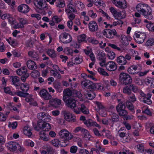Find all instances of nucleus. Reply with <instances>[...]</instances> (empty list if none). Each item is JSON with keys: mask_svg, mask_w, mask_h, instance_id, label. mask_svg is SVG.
<instances>
[{"mask_svg": "<svg viewBox=\"0 0 154 154\" xmlns=\"http://www.w3.org/2000/svg\"><path fill=\"white\" fill-rule=\"evenodd\" d=\"M119 80L120 83L122 85H127L132 83V80L130 76L125 73H121L119 75Z\"/></svg>", "mask_w": 154, "mask_h": 154, "instance_id": "obj_1", "label": "nucleus"}, {"mask_svg": "<svg viewBox=\"0 0 154 154\" xmlns=\"http://www.w3.org/2000/svg\"><path fill=\"white\" fill-rule=\"evenodd\" d=\"M60 41L64 44H68L72 40L71 36L65 32L62 33L59 35Z\"/></svg>", "mask_w": 154, "mask_h": 154, "instance_id": "obj_2", "label": "nucleus"}, {"mask_svg": "<svg viewBox=\"0 0 154 154\" xmlns=\"http://www.w3.org/2000/svg\"><path fill=\"white\" fill-rule=\"evenodd\" d=\"M63 99L68 107L73 109L76 107V101L74 99L71 98L67 99L65 96H63Z\"/></svg>", "mask_w": 154, "mask_h": 154, "instance_id": "obj_3", "label": "nucleus"}, {"mask_svg": "<svg viewBox=\"0 0 154 154\" xmlns=\"http://www.w3.org/2000/svg\"><path fill=\"white\" fill-rule=\"evenodd\" d=\"M103 33L104 36L109 38H112L115 36H117L116 31L115 29H104L103 31Z\"/></svg>", "mask_w": 154, "mask_h": 154, "instance_id": "obj_4", "label": "nucleus"}, {"mask_svg": "<svg viewBox=\"0 0 154 154\" xmlns=\"http://www.w3.org/2000/svg\"><path fill=\"white\" fill-rule=\"evenodd\" d=\"M62 112L64 115V118L67 121L71 122H74L76 121V118L69 112L63 111Z\"/></svg>", "mask_w": 154, "mask_h": 154, "instance_id": "obj_5", "label": "nucleus"}, {"mask_svg": "<svg viewBox=\"0 0 154 154\" xmlns=\"http://www.w3.org/2000/svg\"><path fill=\"white\" fill-rule=\"evenodd\" d=\"M37 126L40 129H43L46 128L45 131H48L51 128V125L49 123L44 122L43 121H38L37 122Z\"/></svg>", "mask_w": 154, "mask_h": 154, "instance_id": "obj_6", "label": "nucleus"}, {"mask_svg": "<svg viewBox=\"0 0 154 154\" xmlns=\"http://www.w3.org/2000/svg\"><path fill=\"white\" fill-rule=\"evenodd\" d=\"M39 94L41 97L45 100H49L52 98V96L51 94L47 90L45 89L41 90Z\"/></svg>", "mask_w": 154, "mask_h": 154, "instance_id": "obj_7", "label": "nucleus"}, {"mask_svg": "<svg viewBox=\"0 0 154 154\" xmlns=\"http://www.w3.org/2000/svg\"><path fill=\"white\" fill-rule=\"evenodd\" d=\"M20 145L18 143L14 141L9 142L7 143V147L8 149L11 152H14L17 149Z\"/></svg>", "mask_w": 154, "mask_h": 154, "instance_id": "obj_8", "label": "nucleus"}, {"mask_svg": "<svg viewBox=\"0 0 154 154\" xmlns=\"http://www.w3.org/2000/svg\"><path fill=\"white\" fill-rule=\"evenodd\" d=\"M113 4L117 7L121 9H125L127 7V3L125 0H116Z\"/></svg>", "mask_w": 154, "mask_h": 154, "instance_id": "obj_9", "label": "nucleus"}, {"mask_svg": "<svg viewBox=\"0 0 154 154\" xmlns=\"http://www.w3.org/2000/svg\"><path fill=\"white\" fill-rule=\"evenodd\" d=\"M142 14L144 17L149 20H151L153 18V16L152 14V10L150 7H148L146 10L143 12Z\"/></svg>", "mask_w": 154, "mask_h": 154, "instance_id": "obj_10", "label": "nucleus"}, {"mask_svg": "<svg viewBox=\"0 0 154 154\" xmlns=\"http://www.w3.org/2000/svg\"><path fill=\"white\" fill-rule=\"evenodd\" d=\"M89 29L92 32L96 31L98 29V27L97 23L94 21L90 22L88 24Z\"/></svg>", "mask_w": 154, "mask_h": 154, "instance_id": "obj_11", "label": "nucleus"}, {"mask_svg": "<svg viewBox=\"0 0 154 154\" xmlns=\"http://www.w3.org/2000/svg\"><path fill=\"white\" fill-rule=\"evenodd\" d=\"M106 69L110 71H114L117 69L116 64L113 61H110L106 64Z\"/></svg>", "mask_w": 154, "mask_h": 154, "instance_id": "obj_12", "label": "nucleus"}, {"mask_svg": "<svg viewBox=\"0 0 154 154\" xmlns=\"http://www.w3.org/2000/svg\"><path fill=\"white\" fill-rule=\"evenodd\" d=\"M18 8L19 11L23 13H27L29 11L28 6L25 4L20 5L18 7Z\"/></svg>", "mask_w": 154, "mask_h": 154, "instance_id": "obj_13", "label": "nucleus"}, {"mask_svg": "<svg viewBox=\"0 0 154 154\" xmlns=\"http://www.w3.org/2000/svg\"><path fill=\"white\" fill-rule=\"evenodd\" d=\"M26 64L28 68L30 70H33L37 69V67L35 62L32 60H29L26 63Z\"/></svg>", "mask_w": 154, "mask_h": 154, "instance_id": "obj_14", "label": "nucleus"}, {"mask_svg": "<svg viewBox=\"0 0 154 154\" xmlns=\"http://www.w3.org/2000/svg\"><path fill=\"white\" fill-rule=\"evenodd\" d=\"M69 133L66 129H62L59 132V134L61 139H66L69 136Z\"/></svg>", "mask_w": 154, "mask_h": 154, "instance_id": "obj_15", "label": "nucleus"}, {"mask_svg": "<svg viewBox=\"0 0 154 154\" xmlns=\"http://www.w3.org/2000/svg\"><path fill=\"white\" fill-rule=\"evenodd\" d=\"M29 57L32 58L34 60L38 61L39 59V57L38 54L35 51H29L28 52Z\"/></svg>", "mask_w": 154, "mask_h": 154, "instance_id": "obj_16", "label": "nucleus"}, {"mask_svg": "<svg viewBox=\"0 0 154 154\" xmlns=\"http://www.w3.org/2000/svg\"><path fill=\"white\" fill-rule=\"evenodd\" d=\"M137 69V67L135 65H132L129 67L128 69V72L131 74H135L138 73V72H136Z\"/></svg>", "mask_w": 154, "mask_h": 154, "instance_id": "obj_17", "label": "nucleus"}, {"mask_svg": "<svg viewBox=\"0 0 154 154\" xmlns=\"http://www.w3.org/2000/svg\"><path fill=\"white\" fill-rule=\"evenodd\" d=\"M117 62L118 63L121 65H125L127 62L125 58L122 56H120L117 57Z\"/></svg>", "mask_w": 154, "mask_h": 154, "instance_id": "obj_18", "label": "nucleus"}, {"mask_svg": "<svg viewBox=\"0 0 154 154\" xmlns=\"http://www.w3.org/2000/svg\"><path fill=\"white\" fill-rule=\"evenodd\" d=\"M117 112L120 116H124V118L126 120L130 119L128 118V117L127 116L128 114V112L126 110H125V109L120 110L119 111Z\"/></svg>", "mask_w": 154, "mask_h": 154, "instance_id": "obj_19", "label": "nucleus"}, {"mask_svg": "<svg viewBox=\"0 0 154 154\" xmlns=\"http://www.w3.org/2000/svg\"><path fill=\"white\" fill-rule=\"evenodd\" d=\"M123 88V92L127 95H130L132 93L131 89L129 85H126Z\"/></svg>", "mask_w": 154, "mask_h": 154, "instance_id": "obj_20", "label": "nucleus"}, {"mask_svg": "<svg viewBox=\"0 0 154 154\" xmlns=\"http://www.w3.org/2000/svg\"><path fill=\"white\" fill-rule=\"evenodd\" d=\"M24 92L21 91H17L14 93V95H17L20 97H26L28 96L29 94L27 93H24Z\"/></svg>", "mask_w": 154, "mask_h": 154, "instance_id": "obj_21", "label": "nucleus"}, {"mask_svg": "<svg viewBox=\"0 0 154 154\" xmlns=\"http://www.w3.org/2000/svg\"><path fill=\"white\" fill-rule=\"evenodd\" d=\"M144 5L148 7V5L143 4H138L136 6V9L138 12H141L143 14V12H145V10L143 8Z\"/></svg>", "mask_w": 154, "mask_h": 154, "instance_id": "obj_22", "label": "nucleus"}, {"mask_svg": "<svg viewBox=\"0 0 154 154\" xmlns=\"http://www.w3.org/2000/svg\"><path fill=\"white\" fill-rule=\"evenodd\" d=\"M23 133L29 137H30L32 135L30 128L28 126H25L23 129Z\"/></svg>", "mask_w": 154, "mask_h": 154, "instance_id": "obj_23", "label": "nucleus"}, {"mask_svg": "<svg viewBox=\"0 0 154 154\" xmlns=\"http://www.w3.org/2000/svg\"><path fill=\"white\" fill-rule=\"evenodd\" d=\"M53 85L54 88L56 90L57 92L60 93L62 92L63 89L61 87L60 83L55 82L54 83Z\"/></svg>", "mask_w": 154, "mask_h": 154, "instance_id": "obj_24", "label": "nucleus"}, {"mask_svg": "<svg viewBox=\"0 0 154 154\" xmlns=\"http://www.w3.org/2000/svg\"><path fill=\"white\" fill-rule=\"evenodd\" d=\"M81 106V108L79 107V109L80 110V112L81 111L85 114H88L89 113L88 109L86 108L85 105L84 104H82Z\"/></svg>", "mask_w": 154, "mask_h": 154, "instance_id": "obj_25", "label": "nucleus"}, {"mask_svg": "<svg viewBox=\"0 0 154 154\" xmlns=\"http://www.w3.org/2000/svg\"><path fill=\"white\" fill-rule=\"evenodd\" d=\"M12 84L16 86L18 85V82L20 81V78L17 76H12Z\"/></svg>", "mask_w": 154, "mask_h": 154, "instance_id": "obj_26", "label": "nucleus"}, {"mask_svg": "<svg viewBox=\"0 0 154 154\" xmlns=\"http://www.w3.org/2000/svg\"><path fill=\"white\" fill-rule=\"evenodd\" d=\"M110 120L113 122H117L119 121V116L116 113H112L111 115V117Z\"/></svg>", "mask_w": 154, "mask_h": 154, "instance_id": "obj_27", "label": "nucleus"}, {"mask_svg": "<svg viewBox=\"0 0 154 154\" xmlns=\"http://www.w3.org/2000/svg\"><path fill=\"white\" fill-rule=\"evenodd\" d=\"M47 53L52 58H55L56 57L57 55L54 50L48 49Z\"/></svg>", "mask_w": 154, "mask_h": 154, "instance_id": "obj_28", "label": "nucleus"}, {"mask_svg": "<svg viewBox=\"0 0 154 154\" xmlns=\"http://www.w3.org/2000/svg\"><path fill=\"white\" fill-rule=\"evenodd\" d=\"M63 93L64 95L63 96H65L66 97H70L72 95V92L71 90L67 88L64 90Z\"/></svg>", "mask_w": 154, "mask_h": 154, "instance_id": "obj_29", "label": "nucleus"}, {"mask_svg": "<svg viewBox=\"0 0 154 154\" xmlns=\"http://www.w3.org/2000/svg\"><path fill=\"white\" fill-rule=\"evenodd\" d=\"M129 86L130 87L131 92L132 91L135 93H137L139 91H140V89L133 84H131V83L129 84Z\"/></svg>", "mask_w": 154, "mask_h": 154, "instance_id": "obj_30", "label": "nucleus"}, {"mask_svg": "<svg viewBox=\"0 0 154 154\" xmlns=\"http://www.w3.org/2000/svg\"><path fill=\"white\" fill-rule=\"evenodd\" d=\"M67 7L68 9H66L65 10L67 14L71 13L72 12L74 13L77 12L76 10L74 8L72 7L69 5H68Z\"/></svg>", "mask_w": 154, "mask_h": 154, "instance_id": "obj_31", "label": "nucleus"}, {"mask_svg": "<svg viewBox=\"0 0 154 154\" xmlns=\"http://www.w3.org/2000/svg\"><path fill=\"white\" fill-rule=\"evenodd\" d=\"M40 138L45 141H48V139L46 136V134L44 131H41L39 133Z\"/></svg>", "mask_w": 154, "mask_h": 154, "instance_id": "obj_32", "label": "nucleus"}, {"mask_svg": "<svg viewBox=\"0 0 154 154\" xmlns=\"http://www.w3.org/2000/svg\"><path fill=\"white\" fill-rule=\"evenodd\" d=\"M125 106L124 103H120L116 106L117 111H119L120 110L125 109Z\"/></svg>", "mask_w": 154, "mask_h": 154, "instance_id": "obj_33", "label": "nucleus"}, {"mask_svg": "<svg viewBox=\"0 0 154 154\" xmlns=\"http://www.w3.org/2000/svg\"><path fill=\"white\" fill-rule=\"evenodd\" d=\"M81 83L82 85H83L85 87L88 86L87 88H89L91 85V84H92V82L89 80H85V81H82Z\"/></svg>", "mask_w": 154, "mask_h": 154, "instance_id": "obj_34", "label": "nucleus"}, {"mask_svg": "<svg viewBox=\"0 0 154 154\" xmlns=\"http://www.w3.org/2000/svg\"><path fill=\"white\" fill-rule=\"evenodd\" d=\"M61 101L60 100L57 98L52 99L49 101V103L51 105H54V104L57 103L58 105H60L61 103Z\"/></svg>", "mask_w": 154, "mask_h": 154, "instance_id": "obj_35", "label": "nucleus"}, {"mask_svg": "<svg viewBox=\"0 0 154 154\" xmlns=\"http://www.w3.org/2000/svg\"><path fill=\"white\" fill-rule=\"evenodd\" d=\"M56 6L59 8H63L65 5V2L63 0H58Z\"/></svg>", "mask_w": 154, "mask_h": 154, "instance_id": "obj_36", "label": "nucleus"}, {"mask_svg": "<svg viewBox=\"0 0 154 154\" xmlns=\"http://www.w3.org/2000/svg\"><path fill=\"white\" fill-rule=\"evenodd\" d=\"M86 98L89 100H92L95 97V94L94 92H91V93H88L86 94Z\"/></svg>", "mask_w": 154, "mask_h": 154, "instance_id": "obj_37", "label": "nucleus"}, {"mask_svg": "<svg viewBox=\"0 0 154 154\" xmlns=\"http://www.w3.org/2000/svg\"><path fill=\"white\" fill-rule=\"evenodd\" d=\"M127 107L131 111L134 110V106L132 102L129 101H127L126 102Z\"/></svg>", "mask_w": 154, "mask_h": 154, "instance_id": "obj_38", "label": "nucleus"}, {"mask_svg": "<svg viewBox=\"0 0 154 154\" xmlns=\"http://www.w3.org/2000/svg\"><path fill=\"white\" fill-rule=\"evenodd\" d=\"M121 39L122 42L124 45H127L128 44L127 38L125 35H122L121 36Z\"/></svg>", "mask_w": 154, "mask_h": 154, "instance_id": "obj_39", "label": "nucleus"}, {"mask_svg": "<svg viewBox=\"0 0 154 154\" xmlns=\"http://www.w3.org/2000/svg\"><path fill=\"white\" fill-rule=\"evenodd\" d=\"M29 88V85L28 84H23V86L20 87L21 90L23 92L27 91Z\"/></svg>", "mask_w": 154, "mask_h": 154, "instance_id": "obj_40", "label": "nucleus"}, {"mask_svg": "<svg viewBox=\"0 0 154 154\" xmlns=\"http://www.w3.org/2000/svg\"><path fill=\"white\" fill-rule=\"evenodd\" d=\"M29 74L27 72H26L24 74L20 75L21 76V80L23 82H25L26 79L29 77Z\"/></svg>", "mask_w": 154, "mask_h": 154, "instance_id": "obj_41", "label": "nucleus"}, {"mask_svg": "<svg viewBox=\"0 0 154 154\" xmlns=\"http://www.w3.org/2000/svg\"><path fill=\"white\" fill-rule=\"evenodd\" d=\"M98 72L100 74L103 75L108 76H109L108 74L104 70L101 68H98L97 69Z\"/></svg>", "mask_w": 154, "mask_h": 154, "instance_id": "obj_42", "label": "nucleus"}, {"mask_svg": "<svg viewBox=\"0 0 154 154\" xmlns=\"http://www.w3.org/2000/svg\"><path fill=\"white\" fill-rule=\"evenodd\" d=\"M154 45V39L152 38L149 39L146 43V45L148 46H152Z\"/></svg>", "mask_w": 154, "mask_h": 154, "instance_id": "obj_43", "label": "nucleus"}, {"mask_svg": "<svg viewBox=\"0 0 154 154\" xmlns=\"http://www.w3.org/2000/svg\"><path fill=\"white\" fill-rule=\"evenodd\" d=\"M75 97L79 98L80 101H83L82 94L80 91H75Z\"/></svg>", "mask_w": 154, "mask_h": 154, "instance_id": "obj_44", "label": "nucleus"}, {"mask_svg": "<svg viewBox=\"0 0 154 154\" xmlns=\"http://www.w3.org/2000/svg\"><path fill=\"white\" fill-rule=\"evenodd\" d=\"M40 75L39 72L37 70H33L32 72L31 75L34 78H35Z\"/></svg>", "mask_w": 154, "mask_h": 154, "instance_id": "obj_45", "label": "nucleus"}, {"mask_svg": "<svg viewBox=\"0 0 154 154\" xmlns=\"http://www.w3.org/2000/svg\"><path fill=\"white\" fill-rule=\"evenodd\" d=\"M98 59L99 60L105 59L104 58L105 57V54L104 52L103 51L99 52L98 54Z\"/></svg>", "mask_w": 154, "mask_h": 154, "instance_id": "obj_46", "label": "nucleus"}, {"mask_svg": "<svg viewBox=\"0 0 154 154\" xmlns=\"http://www.w3.org/2000/svg\"><path fill=\"white\" fill-rule=\"evenodd\" d=\"M7 40L9 44L13 46H15L16 44V42L14 39H12L11 37H9Z\"/></svg>", "mask_w": 154, "mask_h": 154, "instance_id": "obj_47", "label": "nucleus"}, {"mask_svg": "<svg viewBox=\"0 0 154 154\" xmlns=\"http://www.w3.org/2000/svg\"><path fill=\"white\" fill-rule=\"evenodd\" d=\"M99 114L102 116L104 117L106 116V112L105 108L102 109H99Z\"/></svg>", "mask_w": 154, "mask_h": 154, "instance_id": "obj_48", "label": "nucleus"}, {"mask_svg": "<svg viewBox=\"0 0 154 154\" xmlns=\"http://www.w3.org/2000/svg\"><path fill=\"white\" fill-rule=\"evenodd\" d=\"M107 56L109 57V59L113 60L115 58L116 55L113 52L110 51L108 53Z\"/></svg>", "mask_w": 154, "mask_h": 154, "instance_id": "obj_49", "label": "nucleus"}, {"mask_svg": "<svg viewBox=\"0 0 154 154\" xmlns=\"http://www.w3.org/2000/svg\"><path fill=\"white\" fill-rule=\"evenodd\" d=\"M86 38V36L85 34H82L78 37V40L79 43H80L85 41Z\"/></svg>", "mask_w": 154, "mask_h": 154, "instance_id": "obj_50", "label": "nucleus"}, {"mask_svg": "<svg viewBox=\"0 0 154 154\" xmlns=\"http://www.w3.org/2000/svg\"><path fill=\"white\" fill-rule=\"evenodd\" d=\"M17 125V122H14L12 123L9 122L8 126L9 128L11 127L13 129H15L16 128Z\"/></svg>", "mask_w": 154, "mask_h": 154, "instance_id": "obj_51", "label": "nucleus"}, {"mask_svg": "<svg viewBox=\"0 0 154 154\" xmlns=\"http://www.w3.org/2000/svg\"><path fill=\"white\" fill-rule=\"evenodd\" d=\"M75 63H74V64H78L81 63L83 61L82 58H79V57H76L75 58Z\"/></svg>", "mask_w": 154, "mask_h": 154, "instance_id": "obj_52", "label": "nucleus"}, {"mask_svg": "<svg viewBox=\"0 0 154 154\" xmlns=\"http://www.w3.org/2000/svg\"><path fill=\"white\" fill-rule=\"evenodd\" d=\"M78 149L77 147L76 146H73L70 148V151L72 153H75L76 152Z\"/></svg>", "mask_w": 154, "mask_h": 154, "instance_id": "obj_53", "label": "nucleus"}, {"mask_svg": "<svg viewBox=\"0 0 154 154\" xmlns=\"http://www.w3.org/2000/svg\"><path fill=\"white\" fill-rule=\"evenodd\" d=\"M128 99L129 101L132 103H134L136 100V98L134 94H133L129 96Z\"/></svg>", "mask_w": 154, "mask_h": 154, "instance_id": "obj_54", "label": "nucleus"}, {"mask_svg": "<svg viewBox=\"0 0 154 154\" xmlns=\"http://www.w3.org/2000/svg\"><path fill=\"white\" fill-rule=\"evenodd\" d=\"M51 119V117L48 114H47L43 119V121L47 123L49 122Z\"/></svg>", "mask_w": 154, "mask_h": 154, "instance_id": "obj_55", "label": "nucleus"}, {"mask_svg": "<svg viewBox=\"0 0 154 154\" xmlns=\"http://www.w3.org/2000/svg\"><path fill=\"white\" fill-rule=\"evenodd\" d=\"M108 45L113 49H116L119 51L121 50V48L118 47L116 45L109 43L108 44Z\"/></svg>", "mask_w": 154, "mask_h": 154, "instance_id": "obj_56", "label": "nucleus"}, {"mask_svg": "<svg viewBox=\"0 0 154 154\" xmlns=\"http://www.w3.org/2000/svg\"><path fill=\"white\" fill-rule=\"evenodd\" d=\"M1 18L3 20H5L6 19L9 18V21H10V19H12L11 17H10V16L9 14H3L1 16Z\"/></svg>", "mask_w": 154, "mask_h": 154, "instance_id": "obj_57", "label": "nucleus"}, {"mask_svg": "<svg viewBox=\"0 0 154 154\" xmlns=\"http://www.w3.org/2000/svg\"><path fill=\"white\" fill-rule=\"evenodd\" d=\"M109 10L110 12L112 14L114 17L116 16L117 15L116 14L117 13V11L113 7H111L110 8Z\"/></svg>", "mask_w": 154, "mask_h": 154, "instance_id": "obj_58", "label": "nucleus"}, {"mask_svg": "<svg viewBox=\"0 0 154 154\" xmlns=\"http://www.w3.org/2000/svg\"><path fill=\"white\" fill-rule=\"evenodd\" d=\"M79 152V154H89V151L85 149H80Z\"/></svg>", "mask_w": 154, "mask_h": 154, "instance_id": "obj_59", "label": "nucleus"}, {"mask_svg": "<svg viewBox=\"0 0 154 154\" xmlns=\"http://www.w3.org/2000/svg\"><path fill=\"white\" fill-rule=\"evenodd\" d=\"M6 117L5 114L0 112V121L4 122L5 121Z\"/></svg>", "mask_w": 154, "mask_h": 154, "instance_id": "obj_60", "label": "nucleus"}, {"mask_svg": "<svg viewBox=\"0 0 154 154\" xmlns=\"http://www.w3.org/2000/svg\"><path fill=\"white\" fill-rule=\"evenodd\" d=\"M93 131L94 133V134L97 136L100 137L101 136V134H100L99 131L96 128H94L93 129Z\"/></svg>", "mask_w": 154, "mask_h": 154, "instance_id": "obj_61", "label": "nucleus"}, {"mask_svg": "<svg viewBox=\"0 0 154 154\" xmlns=\"http://www.w3.org/2000/svg\"><path fill=\"white\" fill-rule=\"evenodd\" d=\"M92 2L97 6H100L101 4V3L100 0H92Z\"/></svg>", "mask_w": 154, "mask_h": 154, "instance_id": "obj_62", "label": "nucleus"}, {"mask_svg": "<svg viewBox=\"0 0 154 154\" xmlns=\"http://www.w3.org/2000/svg\"><path fill=\"white\" fill-rule=\"evenodd\" d=\"M25 71H23L21 69H19L16 71L17 74L19 75H21L26 72Z\"/></svg>", "mask_w": 154, "mask_h": 154, "instance_id": "obj_63", "label": "nucleus"}, {"mask_svg": "<svg viewBox=\"0 0 154 154\" xmlns=\"http://www.w3.org/2000/svg\"><path fill=\"white\" fill-rule=\"evenodd\" d=\"M45 149L48 154H49L51 152H53V149L50 146H47Z\"/></svg>", "mask_w": 154, "mask_h": 154, "instance_id": "obj_64", "label": "nucleus"}]
</instances>
